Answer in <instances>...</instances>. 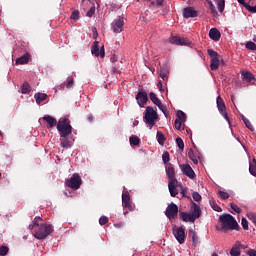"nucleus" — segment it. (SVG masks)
Masks as SVG:
<instances>
[{
	"mask_svg": "<svg viewBox=\"0 0 256 256\" xmlns=\"http://www.w3.org/2000/svg\"><path fill=\"white\" fill-rule=\"evenodd\" d=\"M73 79L71 78V79H69V81H68V83H67V85H66V87L68 88V89H70L72 86H73Z\"/></svg>",
	"mask_w": 256,
	"mask_h": 256,
	"instance_id": "60",
	"label": "nucleus"
},
{
	"mask_svg": "<svg viewBox=\"0 0 256 256\" xmlns=\"http://www.w3.org/2000/svg\"><path fill=\"white\" fill-rule=\"evenodd\" d=\"M163 2L164 0H156V5L160 7L163 5Z\"/></svg>",
	"mask_w": 256,
	"mask_h": 256,
	"instance_id": "62",
	"label": "nucleus"
},
{
	"mask_svg": "<svg viewBox=\"0 0 256 256\" xmlns=\"http://www.w3.org/2000/svg\"><path fill=\"white\" fill-rule=\"evenodd\" d=\"M208 55L210 56V69L212 71H215L219 68L220 65V60H219V54L214 51L213 49H208L207 50Z\"/></svg>",
	"mask_w": 256,
	"mask_h": 256,
	"instance_id": "6",
	"label": "nucleus"
},
{
	"mask_svg": "<svg viewBox=\"0 0 256 256\" xmlns=\"http://www.w3.org/2000/svg\"><path fill=\"white\" fill-rule=\"evenodd\" d=\"M246 49L256 51V44L252 41H248L245 44Z\"/></svg>",
	"mask_w": 256,
	"mask_h": 256,
	"instance_id": "44",
	"label": "nucleus"
},
{
	"mask_svg": "<svg viewBox=\"0 0 256 256\" xmlns=\"http://www.w3.org/2000/svg\"><path fill=\"white\" fill-rule=\"evenodd\" d=\"M39 221H43L42 217L36 216L34 218L33 224L29 225L28 228L30 231L34 230V237L36 239H46V237H48L52 233L53 228L51 225H48L46 223L39 225Z\"/></svg>",
	"mask_w": 256,
	"mask_h": 256,
	"instance_id": "1",
	"label": "nucleus"
},
{
	"mask_svg": "<svg viewBox=\"0 0 256 256\" xmlns=\"http://www.w3.org/2000/svg\"><path fill=\"white\" fill-rule=\"evenodd\" d=\"M192 210H193V212L190 215H192L195 220L200 218V216H201L200 206L193 202L192 203Z\"/></svg>",
	"mask_w": 256,
	"mask_h": 256,
	"instance_id": "23",
	"label": "nucleus"
},
{
	"mask_svg": "<svg viewBox=\"0 0 256 256\" xmlns=\"http://www.w3.org/2000/svg\"><path fill=\"white\" fill-rule=\"evenodd\" d=\"M247 255H248V256H256V250H254V249L248 250V251H247Z\"/></svg>",
	"mask_w": 256,
	"mask_h": 256,
	"instance_id": "58",
	"label": "nucleus"
},
{
	"mask_svg": "<svg viewBox=\"0 0 256 256\" xmlns=\"http://www.w3.org/2000/svg\"><path fill=\"white\" fill-rule=\"evenodd\" d=\"M99 223L101 225H105L106 223H109V218H107L106 216H101Z\"/></svg>",
	"mask_w": 256,
	"mask_h": 256,
	"instance_id": "56",
	"label": "nucleus"
},
{
	"mask_svg": "<svg viewBox=\"0 0 256 256\" xmlns=\"http://www.w3.org/2000/svg\"><path fill=\"white\" fill-rule=\"evenodd\" d=\"M168 75H169L168 70H164V69H161V70H160V78H161L163 81H167V80H168Z\"/></svg>",
	"mask_w": 256,
	"mask_h": 256,
	"instance_id": "42",
	"label": "nucleus"
},
{
	"mask_svg": "<svg viewBox=\"0 0 256 256\" xmlns=\"http://www.w3.org/2000/svg\"><path fill=\"white\" fill-rule=\"evenodd\" d=\"M124 209H127L128 211H133V205L131 202L122 203Z\"/></svg>",
	"mask_w": 256,
	"mask_h": 256,
	"instance_id": "54",
	"label": "nucleus"
},
{
	"mask_svg": "<svg viewBox=\"0 0 256 256\" xmlns=\"http://www.w3.org/2000/svg\"><path fill=\"white\" fill-rule=\"evenodd\" d=\"M242 120H243V123L245 124V126H246L248 129H250V131L253 132V131L255 130L254 127H253V125H252V123H251V121H250L248 118L242 116Z\"/></svg>",
	"mask_w": 256,
	"mask_h": 256,
	"instance_id": "35",
	"label": "nucleus"
},
{
	"mask_svg": "<svg viewBox=\"0 0 256 256\" xmlns=\"http://www.w3.org/2000/svg\"><path fill=\"white\" fill-rule=\"evenodd\" d=\"M129 143L132 146H138L141 143V139L138 136L132 135L129 137Z\"/></svg>",
	"mask_w": 256,
	"mask_h": 256,
	"instance_id": "28",
	"label": "nucleus"
},
{
	"mask_svg": "<svg viewBox=\"0 0 256 256\" xmlns=\"http://www.w3.org/2000/svg\"><path fill=\"white\" fill-rule=\"evenodd\" d=\"M216 107L218 108V111L224 117V119L230 124V118L227 113V106H225V103L220 96L216 98Z\"/></svg>",
	"mask_w": 256,
	"mask_h": 256,
	"instance_id": "8",
	"label": "nucleus"
},
{
	"mask_svg": "<svg viewBox=\"0 0 256 256\" xmlns=\"http://www.w3.org/2000/svg\"><path fill=\"white\" fill-rule=\"evenodd\" d=\"M168 188H169V191H170V194H171L172 197H175L179 194V192H178V181L169 182Z\"/></svg>",
	"mask_w": 256,
	"mask_h": 256,
	"instance_id": "19",
	"label": "nucleus"
},
{
	"mask_svg": "<svg viewBox=\"0 0 256 256\" xmlns=\"http://www.w3.org/2000/svg\"><path fill=\"white\" fill-rule=\"evenodd\" d=\"M150 99L154 103V105H156V106L160 105V103H162L161 100L159 98H157V96L154 92L150 93Z\"/></svg>",
	"mask_w": 256,
	"mask_h": 256,
	"instance_id": "39",
	"label": "nucleus"
},
{
	"mask_svg": "<svg viewBox=\"0 0 256 256\" xmlns=\"http://www.w3.org/2000/svg\"><path fill=\"white\" fill-rule=\"evenodd\" d=\"M173 234L179 244H183L185 242L186 233H185L184 228H182V227L175 228L173 230Z\"/></svg>",
	"mask_w": 256,
	"mask_h": 256,
	"instance_id": "13",
	"label": "nucleus"
},
{
	"mask_svg": "<svg viewBox=\"0 0 256 256\" xmlns=\"http://www.w3.org/2000/svg\"><path fill=\"white\" fill-rule=\"evenodd\" d=\"M166 174L169 178V182L178 181L177 179H175V168L171 166V164H169V166H166Z\"/></svg>",
	"mask_w": 256,
	"mask_h": 256,
	"instance_id": "20",
	"label": "nucleus"
},
{
	"mask_svg": "<svg viewBox=\"0 0 256 256\" xmlns=\"http://www.w3.org/2000/svg\"><path fill=\"white\" fill-rule=\"evenodd\" d=\"M156 106L159 108L160 111H162L164 116L168 117L169 113L167 111V107L162 102H160V104H157Z\"/></svg>",
	"mask_w": 256,
	"mask_h": 256,
	"instance_id": "41",
	"label": "nucleus"
},
{
	"mask_svg": "<svg viewBox=\"0 0 256 256\" xmlns=\"http://www.w3.org/2000/svg\"><path fill=\"white\" fill-rule=\"evenodd\" d=\"M247 218H248V220L253 222L256 226V214H253V213L247 214Z\"/></svg>",
	"mask_w": 256,
	"mask_h": 256,
	"instance_id": "53",
	"label": "nucleus"
},
{
	"mask_svg": "<svg viewBox=\"0 0 256 256\" xmlns=\"http://www.w3.org/2000/svg\"><path fill=\"white\" fill-rule=\"evenodd\" d=\"M82 179L79 174L74 173L69 180L66 181V186L74 191L80 189Z\"/></svg>",
	"mask_w": 256,
	"mask_h": 256,
	"instance_id": "5",
	"label": "nucleus"
},
{
	"mask_svg": "<svg viewBox=\"0 0 256 256\" xmlns=\"http://www.w3.org/2000/svg\"><path fill=\"white\" fill-rule=\"evenodd\" d=\"M92 31H93V38L96 39L98 37L97 29L93 28Z\"/></svg>",
	"mask_w": 256,
	"mask_h": 256,
	"instance_id": "61",
	"label": "nucleus"
},
{
	"mask_svg": "<svg viewBox=\"0 0 256 256\" xmlns=\"http://www.w3.org/2000/svg\"><path fill=\"white\" fill-rule=\"evenodd\" d=\"M31 92V86L25 82L22 86H21V93L24 95H28Z\"/></svg>",
	"mask_w": 256,
	"mask_h": 256,
	"instance_id": "31",
	"label": "nucleus"
},
{
	"mask_svg": "<svg viewBox=\"0 0 256 256\" xmlns=\"http://www.w3.org/2000/svg\"><path fill=\"white\" fill-rule=\"evenodd\" d=\"M131 202V198L128 193L122 194V204Z\"/></svg>",
	"mask_w": 256,
	"mask_h": 256,
	"instance_id": "46",
	"label": "nucleus"
},
{
	"mask_svg": "<svg viewBox=\"0 0 256 256\" xmlns=\"http://www.w3.org/2000/svg\"><path fill=\"white\" fill-rule=\"evenodd\" d=\"M219 196L223 199V200H227L230 197V194L224 191H219Z\"/></svg>",
	"mask_w": 256,
	"mask_h": 256,
	"instance_id": "52",
	"label": "nucleus"
},
{
	"mask_svg": "<svg viewBox=\"0 0 256 256\" xmlns=\"http://www.w3.org/2000/svg\"><path fill=\"white\" fill-rule=\"evenodd\" d=\"M180 219L182 221H185V223L189 222V223H195L196 219L194 217V215L192 214H187V212H180L179 213Z\"/></svg>",
	"mask_w": 256,
	"mask_h": 256,
	"instance_id": "18",
	"label": "nucleus"
},
{
	"mask_svg": "<svg viewBox=\"0 0 256 256\" xmlns=\"http://www.w3.org/2000/svg\"><path fill=\"white\" fill-rule=\"evenodd\" d=\"M136 100L140 108H144L148 102V93L144 89H140L136 95Z\"/></svg>",
	"mask_w": 256,
	"mask_h": 256,
	"instance_id": "10",
	"label": "nucleus"
},
{
	"mask_svg": "<svg viewBox=\"0 0 256 256\" xmlns=\"http://www.w3.org/2000/svg\"><path fill=\"white\" fill-rule=\"evenodd\" d=\"M110 61H111V63H116V62H118V57H117V55H116V54H111Z\"/></svg>",
	"mask_w": 256,
	"mask_h": 256,
	"instance_id": "57",
	"label": "nucleus"
},
{
	"mask_svg": "<svg viewBox=\"0 0 256 256\" xmlns=\"http://www.w3.org/2000/svg\"><path fill=\"white\" fill-rule=\"evenodd\" d=\"M91 53L92 55H95V57H101L104 58L105 57V49L104 46L101 47V49L99 48V41H94L93 45L91 47Z\"/></svg>",
	"mask_w": 256,
	"mask_h": 256,
	"instance_id": "11",
	"label": "nucleus"
},
{
	"mask_svg": "<svg viewBox=\"0 0 256 256\" xmlns=\"http://www.w3.org/2000/svg\"><path fill=\"white\" fill-rule=\"evenodd\" d=\"M182 123H184V122L181 121L180 119H175V121H174V127H175L177 130H181Z\"/></svg>",
	"mask_w": 256,
	"mask_h": 256,
	"instance_id": "48",
	"label": "nucleus"
},
{
	"mask_svg": "<svg viewBox=\"0 0 256 256\" xmlns=\"http://www.w3.org/2000/svg\"><path fill=\"white\" fill-rule=\"evenodd\" d=\"M138 123H139V121H138V120H135V121H134V126H138Z\"/></svg>",
	"mask_w": 256,
	"mask_h": 256,
	"instance_id": "64",
	"label": "nucleus"
},
{
	"mask_svg": "<svg viewBox=\"0 0 256 256\" xmlns=\"http://www.w3.org/2000/svg\"><path fill=\"white\" fill-rule=\"evenodd\" d=\"M156 138H157V141L160 145H164V143L166 141V138H165V135L163 133L158 131L157 134H156Z\"/></svg>",
	"mask_w": 256,
	"mask_h": 256,
	"instance_id": "34",
	"label": "nucleus"
},
{
	"mask_svg": "<svg viewBox=\"0 0 256 256\" xmlns=\"http://www.w3.org/2000/svg\"><path fill=\"white\" fill-rule=\"evenodd\" d=\"M10 249L8 246H0V256H7Z\"/></svg>",
	"mask_w": 256,
	"mask_h": 256,
	"instance_id": "43",
	"label": "nucleus"
},
{
	"mask_svg": "<svg viewBox=\"0 0 256 256\" xmlns=\"http://www.w3.org/2000/svg\"><path fill=\"white\" fill-rule=\"evenodd\" d=\"M239 4H241L248 12H250L252 14L256 13V5L252 6L253 2H252V4H250L249 2L246 3V1H243V3H239Z\"/></svg>",
	"mask_w": 256,
	"mask_h": 256,
	"instance_id": "25",
	"label": "nucleus"
},
{
	"mask_svg": "<svg viewBox=\"0 0 256 256\" xmlns=\"http://www.w3.org/2000/svg\"><path fill=\"white\" fill-rule=\"evenodd\" d=\"M124 26L125 18L123 16H119L117 19H114V21L111 22V30L116 34L121 33Z\"/></svg>",
	"mask_w": 256,
	"mask_h": 256,
	"instance_id": "7",
	"label": "nucleus"
},
{
	"mask_svg": "<svg viewBox=\"0 0 256 256\" xmlns=\"http://www.w3.org/2000/svg\"><path fill=\"white\" fill-rule=\"evenodd\" d=\"M96 12V8L95 6H92L86 13V17H93V15L95 14Z\"/></svg>",
	"mask_w": 256,
	"mask_h": 256,
	"instance_id": "50",
	"label": "nucleus"
},
{
	"mask_svg": "<svg viewBox=\"0 0 256 256\" xmlns=\"http://www.w3.org/2000/svg\"><path fill=\"white\" fill-rule=\"evenodd\" d=\"M29 61H30V54L25 53L16 59V65H25V64H28Z\"/></svg>",
	"mask_w": 256,
	"mask_h": 256,
	"instance_id": "21",
	"label": "nucleus"
},
{
	"mask_svg": "<svg viewBox=\"0 0 256 256\" xmlns=\"http://www.w3.org/2000/svg\"><path fill=\"white\" fill-rule=\"evenodd\" d=\"M60 141H61V147L62 148H70L72 145L70 143V141L68 140V137H60Z\"/></svg>",
	"mask_w": 256,
	"mask_h": 256,
	"instance_id": "29",
	"label": "nucleus"
},
{
	"mask_svg": "<svg viewBox=\"0 0 256 256\" xmlns=\"http://www.w3.org/2000/svg\"><path fill=\"white\" fill-rule=\"evenodd\" d=\"M159 119V115L151 106H147L143 114L144 123L152 129L155 126L156 121Z\"/></svg>",
	"mask_w": 256,
	"mask_h": 256,
	"instance_id": "3",
	"label": "nucleus"
},
{
	"mask_svg": "<svg viewBox=\"0 0 256 256\" xmlns=\"http://www.w3.org/2000/svg\"><path fill=\"white\" fill-rule=\"evenodd\" d=\"M209 203H210V207H211L214 211H216V212H222L221 207H220L215 201L210 200Z\"/></svg>",
	"mask_w": 256,
	"mask_h": 256,
	"instance_id": "40",
	"label": "nucleus"
},
{
	"mask_svg": "<svg viewBox=\"0 0 256 256\" xmlns=\"http://www.w3.org/2000/svg\"><path fill=\"white\" fill-rule=\"evenodd\" d=\"M176 116H177L176 119L181 121V122H185L186 119H187L186 114L182 110L177 111V115Z\"/></svg>",
	"mask_w": 256,
	"mask_h": 256,
	"instance_id": "37",
	"label": "nucleus"
},
{
	"mask_svg": "<svg viewBox=\"0 0 256 256\" xmlns=\"http://www.w3.org/2000/svg\"><path fill=\"white\" fill-rule=\"evenodd\" d=\"M176 143H177V146H178L179 150L183 151L184 147H185L183 139L180 138V137H177L176 138Z\"/></svg>",
	"mask_w": 256,
	"mask_h": 256,
	"instance_id": "45",
	"label": "nucleus"
},
{
	"mask_svg": "<svg viewBox=\"0 0 256 256\" xmlns=\"http://www.w3.org/2000/svg\"><path fill=\"white\" fill-rule=\"evenodd\" d=\"M178 213H179V208L177 206V204L175 203H171L169 204V206L166 209V216L168 217L169 220H174L175 218L178 217Z\"/></svg>",
	"mask_w": 256,
	"mask_h": 256,
	"instance_id": "9",
	"label": "nucleus"
},
{
	"mask_svg": "<svg viewBox=\"0 0 256 256\" xmlns=\"http://www.w3.org/2000/svg\"><path fill=\"white\" fill-rule=\"evenodd\" d=\"M250 175L256 176V159L254 158L252 162H250Z\"/></svg>",
	"mask_w": 256,
	"mask_h": 256,
	"instance_id": "36",
	"label": "nucleus"
},
{
	"mask_svg": "<svg viewBox=\"0 0 256 256\" xmlns=\"http://www.w3.org/2000/svg\"><path fill=\"white\" fill-rule=\"evenodd\" d=\"M192 197L195 202H200L202 200V196L198 192H193Z\"/></svg>",
	"mask_w": 256,
	"mask_h": 256,
	"instance_id": "47",
	"label": "nucleus"
},
{
	"mask_svg": "<svg viewBox=\"0 0 256 256\" xmlns=\"http://www.w3.org/2000/svg\"><path fill=\"white\" fill-rule=\"evenodd\" d=\"M209 37L211 40L217 42L221 38V33L219 32V30L217 28H211L209 31Z\"/></svg>",
	"mask_w": 256,
	"mask_h": 256,
	"instance_id": "22",
	"label": "nucleus"
},
{
	"mask_svg": "<svg viewBox=\"0 0 256 256\" xmlns=\"http://www.w3.org/2000/svg\"><path fill=\"white\" fill-rule=\"evenodd\" d=\"M79 17H80V12H79V10H74V11L72 12L70 18L73 19V20H78Z\"/></svg>",
	"mask_w": 256,
	"mask_h": 256,
	"instance_id": "49",
	"label": "nucleus"
},
{
	"mask_svg": "<svg viewBox=\"0 0 256 256\" xmlns=\"http://www.w3.org/2000/svg\"><path fill=\"white\" fill-rule=\"evenodd\" d=\"M34 97H35L36 103L38 105H41V103L44 102L48 96L45 93H36Z\"/></svg>",
	"mask_w": 256,
	"mask_h": 256,
	"instance_id": "26",
	"label": "nucleus"
},
{
	"mask_svg": "<svg viewBox=\"0 0 256 256\" xmlns=\"http://www.w3.org/2000/svg\"><path fill=\"white\" fill-rule=\"evenodd\" d=\"M230 208L232 209V210H234V212H236V213H241V209L237 206V204H235V203H230Z\"/></svg>",
	"mask_w": 256,
	"mask_h": 256,
	"instance_id": "51",
	"label": "nucleus"
},
{
	"mask_svg": "<svg viewBox=\"0 0 256 256\" xmlns=\"http://www.w3.org/2000/svg\"><path fill=\"white\" fill-rule=\"evenodd\" d=\"M240 249H243V244H241L239 241L236 242L235 245L232 246L230 249V255L231 256H240L241 252Z\"/></svg>",
	"mask_w": 256,
	"mask_h": 256,
	"instance_id": "17",
	"label": "nucleus"
},
{
	"mask_svg": "<svg viewBox=\"0 0 256 256\" xmlns=\"http://www.w3.org/2000/svg\"><path fill=\"white\" fill-rule=\"evenodd\" d=\"M207 3L209 5V9H210L211 14L214 17H217L218 12H217L216 6L213 4V2L211 0H207Z\"/></svg>",
	"mask_w": 256,
	"mask_h": 256,
	"instance_id": "30",
	"label": "nucleus"
},
{
	"mask_svg": "<svg viewBox=\"0 0 256 256\" xmlns=\"http://www.w3.org/2000/svg\"><path fill=\"white\" fill-rule=\"evenodd\" d=\"M242 79L246 82L254 83L256 81L255 76L251 71L242 70L241 72Z\"/></svg>",
	"mask_w": 256,
	"mask_h": 256,
	"instance_id": "16",
	"label": "nucleus"
},
{
	"mask_svg": "<svg viewBox=\"0 0 256 256\" xmlns=\"http://www.w3.org/2000/svg\"><path fill=\"white\" fill-rule=\"evenodd\" d=\"M57 130L60 133V138H68V136L72 133V126L70 125V120L68 118L59 120L57 123Z\"/></svg>",
	"mask_w": 256,
	"mask_h": 256,
	"instance_id": "4",
	"label": "nucleus"
},
{
	"mask_svg": "<svg viewBox=\"0 0 256 256\" xmlns=\"http://www.w3.org/2000/svg\"><path fill=\"white\" fill-rule=\"evenodd\" d=\"M241 224H242V227H243L244 230L249 229L248 220L246 218H242Z\"/></svg>",
	"mask_w": 256,
	"mask_h": 256,
	"instance_id": "55",
	"label": "nucleus"
},
{
	"mask_svg": "<svg viewBox=\"0 0 256 256\" xmlns=\"http://www.w3.org/2000/svg\"><path fill=\"white\" fill-rule=\"evenodd\" d=\"M182 15L187 19L195 18L198 17V11L195 8L189 6L188 8H184V10L182 11Z\"/></svg>",
	"mask_w": 256,
	"mask_h": 256,
	"instance_id": "15",
	"label": "nucleus"
},
{
	"mask_svg": "<svg viewBox=\"0 0 256 256\" xmlns=\"http://www.w3.org/2000/svg\"><path fill=\"white\" fill-rule=\"evenodd\" d=\"M189 236L191 237L192 239V246L193 247H197L198 245V235H197V232L195 230H190L189 232Z\"/></svg>",
	"mask_w": 256,
	"mask_h": 256,
	"instance_id": "27",
	"label": "nucleus"
},
{
	"mask_svg": "<svg viewBox=\"0 0 256 256\" xmlns=\"http://www.w3.org/2000/svg\"><path fill=\"white\" fill-rule=\"evenodd\" d=\"M222 227H216V230L227 233L229 230H238L239 225L236 219L231 214H222L219 217Z\"/></svg>",
	"mask_w": 256,
	"mask_h": 256,
	"instance_id": "2",
	"label": "nucleus"
},
{
	"mask_svg": "<svg viewBox=\"0 0 256 256\" xmlns=\"http://www.w3.org/2000/svg\"><path fill=\"white\" fill-rule=\"evenodd\" d=\"M112 72L113 74H118L119 70H117V68L115 66L112 67Z\"/></svg>",
	"mask_w": 256,
	"mask_h": 256,
	"instance_id": "63",
	"label": "nucleus"
},
{
	"mask_svg": "<svg viewBox=\"0 0 256 256\" xmlns=\"http://www.w3.org/2000/svg\"><path fill=\"white\" fill-rule=\"evenodd\" d=\"M216 2V6H218V10L220 14L224 12V7H225V0H214Z\"/></svg>",
	"mask_w": 256,
	"mask_h": 256,
	"instance_id": "33",
	"label": "nucleus"
},
{
	"mask_svg": "<svg viewBox=\"0 0 256 256\" xmlns=\"http://www.w3.org/2000/svg\"><path fill=\"white\" fill-rule=\"evenodd\" d=\"M169 42L172 45H176V46H188L190 44V41L188 40V38H181L179 36L171 37Z\"/></svg>",
	"mask_w": 256,
	"mask_h": 256,
	"instance_id": "12",
	"label": "nucleus"
},
{
	"mask_svg": "<svg viewBox=\"0 0 256 256\" xmlns=\"http://www.w3.org/2000/svg\"><path fill=\"white\" fill-rule=\"evenodd\" d=\"M188 158H189L195 165L198 164V159H197V157H196L195 152H194L193 149H190V150L188 151Z\"/></svg>",
	"mask_w": 256,
	"mask_h": 256,
	"instance_id": "32",
	"label": "nucleus"
},
{
	"mask_svg": "<svg viewBox=\"0 0 256 256\" xmlns=\"http://www.w3.org/2000/svg\"><path fill=\"white\" fill-rule=\"evenodd\" d=\"M162 161L164 165H168L169 161H170V154L168 151H164L162 154Z\"/></svg>",
	"mask_w": 256,
	"mask_h": 256,
	"instance_id": "38",
	"label": "nucleus"
},
{
	"mask_svg": "<svg viewBox=\"0 0 256 256\" xmlns=\"http://www.w3.org/2000/svg\"><path fill=\"white\" fill-rule=\"evenodd\" d=\"M43 120L48 123V128H52L54 127L55 125H57V119H55L54 117H51V116H44L43 117Z\"/></svg>",
	"mask_w": 256,
	"mask_h": 256,
	"instance_id": "24",
	"label": "nucleus"
},
{
	"mask_svg": "<svg viewBox=\"0 0 256 256\" xmlns=\"http://www.w3.org/2000/svg\"><path fill=\"white\" fill-rule=\"evenodd\" d=\"M181 171H182V174L186 175L190 179L196 178V173H195L194 169L191 166H189L188 164L182 165Z\"/></svg>",
	"mask_w": 256,
	"mask_h": 256,
	"instance_id": "14",
	"label": "nucleus"
},
{
	"mask_svg": "<svg viewBox=\"0 0 256 256\" xmlns=\"http://www.w3.org/2000/svg\"><path fill=\"white\" fill-rule=\"evenodd\" d=\"M157 87H158V89H159L160 92H163V91H164L162 81H159V82H158Z\"/></svg>",
	"mask_w": 256,
	"mask_h": 256,
	"instance_id": "59",
	"label": "nucleus"
}]
</instances>
